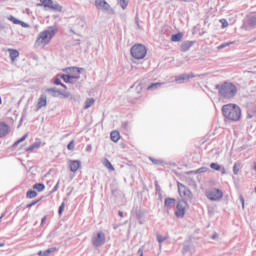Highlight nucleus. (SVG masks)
Here are the masks:
<instances>
[{"label": "nucleus", "instance_id": "nucleus-1", "mask_svg": "<svg viewBox=\"0 0 256 256\" xmlns=\"http://www.w3.org/2000/svg\"><path fill=\"white\" fill-rule=\"evenodd\" d=\"M222 113L229 121H239L241 119V108L236 104H226L222 107Z\"/></svg>", "mask_w": 256, "mask_h": 256}, {"label": "nucleus", "instance_id": "nucleus-2", "mask_svg": "<svg viewBox=\"0 0 256 256\" xmlns=\"http://www.w3.org/2000/svg\"><path fill=\"white\" fill-rule=\"evenodd\" d=\"M55 33H57V31L53 28L40 32L35 41V47H45L46 45H49L53 37H55Z\"/></svg>", "mask_w": 256, "mask_h": 256}, {"label": "nucleus", "instance_id": "nucleus-3", "mask_svg": "<svg viewBox=\"0 0 256 256\" xmlns=\"http://www.w3.org/2000/svg\"><path fill=\"white\" fill-rule=\"evenodd\" d=\"M219 95L224 99H233L234 95H237V86L233 83L225 82L218 87Z\"/></svg>", "mask_w": 256, "mask_h": 256}, {"label": "nucleus", "instance_id": "nucleus-4", "mask_svg": "<svg viewBox=\"0 0 256 256\" xmlns=\"http://www.w3.org/2000/svg\"><path fill=\"white\" fill-rule=\"evenodd\" d=\"M130 53L134 59H145L147 57V47L143 44H135L132 46Z\"/></svg>", "mask_w": 256, "mask_h": 256}, {"label": "nucleus", "instance_id": "nucleus-5", "mask_svg": "<svg viewBox=\"0 0 256 256\" xmlns=\"http://www.w3.org/2000/svg\"><path fill=\"white\" fill-rule=\"evenodd\" d=\"M81 77V70L79 68H70L68 74H63L60 76L65 83H73L76 79Z\"/></svg>", "mask_w": 256, "mask_h": 256}, {"label": "nucleus", "instance_id": "nucleus-6", "mask_svg": "<svg viewBox=\"0 0 256 256\" xmlns=\"http://www.w3.org/2000/svg\"><path fill=\"white\" fill-rule=\"evenodd\" d=\"M37 7H43L45 11H62L61 5L54 3L53 0H40Z\"/></svg>", "mask_w": 256, "mask_h": 256}, {"label": "nucleus", "instance_id": "nucleus-7", "mask_svg": "<svg viewBox=\"0 0 256 256\" xmlns=\"http://www.w3.org/2000/svg\"><path fill=\"white\" fill-rule=\"evenodd\" d=\"M206 197L210 201H220V199H223V191L218 188H210L206 191Z\"/></svg>", "mask_w": 256, "mask_h": 256}, {"label": "nucleus", "instance_id": "nucleus-8", "mask_svg": "<svg viewBox=\"0 0 256 256\" xmlns=\"http://www.w3.org/2000/svg\"><path fill=\"white\" fill-rule=\"evenodd\" d=\"M177 187L178 193L180 197H182L183 199H191V197H193L191 190H189V188H187V186H185L181 182H177Z\"/></svg>", "mask_w": 256, "mask_h": 256}, {"label": "nucleus", "instance_id": "nucleus-9", "mask_svg": "<svg viewBox=\"0 0 256 256\" xmlns=\"http://www.w3.org/2000/svg\"><path fill=\"white\" fill-rule=\"evenodd\" d=\"M186 211H187V202L180 200L176 206V211H175L176 217H185Z\"/></svg>", "mask_w": 256, "mask_h": 256}, {"label": "nucleus", "instance_id": "nucleus-10", "mask_svg": "<svg viewBox=\"0 0 256 256\" xmlns=\"http://www.w3.org/2000/svg\"><path fill=\"white\" fill-rule=\"evenodd\" d=\"M92 243L95 247H101V245L105 243V233L98 232L95 236H93Z\"/></svg>", "mask_w": 256, "mask_h": 256}, {"label": "nucleus", "instance_id": "nucleus-11", "mask_svg": "<svg viewBox=\"0 0 256 256\" xmlns=\"http://www.w3.org/2000/svg\"><path fill=\"white\" fill-rule=\"evenodd\" d=\"M69 169L72 173H77L79 169L81 168V161L79 160H70L68 162Z\"/></svg>", "mask_w": 256, "mask_h": 256}, {"label": "nucleus", "instance_id": "nucleus-12", "mask_svg": "<svg viewBox=\"0 0 256 256\" xmlns=\"http://www.w3.org/2000/svg\"><path fill=\"white\" fill-rule=\"evenodd\" d=\"M43 107H47V96L41 95L37 102V111L39 109H43Z\"/></svg>", "mask_w": 256, "mask_h": 256}, {"label": "nucleus", "instance_id": "nucleus-13", "mask_svg": "<svg viewBox=\"0 0 256 256\" xmlns=\"http://www.w3.org/2000/svg\"><path fill=\"white\" fill-rule=\"evenodd\" d=\"M9 134V125L5 124V122H0V137H5V135Z\"/></svg>", "mask_w": 256, "mask_h": 256}, {"label": "nucleus", "instance_id": "nucleus-14", "mask_svg": "<svg viewBox=\"0 0 256 256\" xmlns=\"http://www.w3.org/2000/svg\"><path fill=\"white\" fill-rule=\"evenodd\" d=\"M175 203H177L175 198H166L164 201L166 209H173V207H175Z\"/></svg>", "mask_w": 256, "mask_h": 256}, {"label": "nucleus", "instance_id": "nucleus-15", "mask_svg": "<svg viewBox=\"0 0 256 256\" xmlns=\"http://www.w3.org/2000/svg\"><path fill=\"white\" fill-rule=\"evenodd\" d=\"M110 139L113 141V143H119V140L121 139V133L119 131L114 130L110 133Z\"/></svg>", "mask_w": 256, "mask_h": 256}, {"label": "nucleus", "instance_id": "nucleus-16", "mask_svg": "<svg viewBox=\"0 0 256 256\" xmlns=\"http://www.w3.org/2000/svg\"><path fill=\"white\" fill-rule=\"evenodd\" d=\"M95 5L97 9H107L109 7V3L105 0H96Z\"/></svg>", "mask_w": 256, "mask_h": 256}, {"label": "nucleus", "instance_id": "nucleus-17", "mask_svg": "<svg viewBox=\"0 0 256 256\" xmlns=\"http://www.w3.org/2000/svg\"><path fill=\"white\" fill-rule=\"evenodd\" d=\"M41 148V141L34 142L32 145H30L28 148H26L27 153H31L35 151V149Z\"/></svg>", "mask_w": 256, "mask_h": 256}, {"label": "nucleus", "instance_id": "nucleus-18", "mask_svg": "<svg viewBox=\"0 0 256 256\" xmlns=\"http://www.w3.org/2000/svg\"><path fill=\"white\" fill-rule=\"evenodd\" d=\"M8 53H10V59L11 61H16L17 57H19V51L17 49H8Z\"/></svg>", "mask_w": 256, "mask_h": 256}, {"label": "nucleus", "instance_id": "nucleus-19", "mask_svg": "<svg viewBox=\"0 0 256 256\" xmlns=\"http://www.w3.org/2000/svg\"><path fill=\"white\" fill-rule=\"evenodd\" d=\"M181 51H189L193 47V41H186L181 44Z\"/></svg>", "mask_w": 256, "mask_h": 256}, {"label": "nucleus", "instance_id": "nucleus-20", "mask_svg": "<svg viewBox=\"0 0 256 256\" xmlns=\"http://www.w3.org/2000/svg\"><path fill=\"white\" fill-rule=\"evenodd\" d=\"M210 168L213 169L214 171H222V175H225V173H227L225 168L221 169V165H219L217 163H211Z\"/></svg>", "mask_w": 256, "mask_h": 256}, {"label": "nucleus", "instance_id": "nucleus-21", "mask_svg": "<svg viewBox=\"0 0 256 256\" xmlns=\"http://www.w3.org/2000/svg\"><path fill=\"white\" fill-rule=\"evenodd\" d=\"M55 251H57V248L53 247V248H49V249L45 250L44 252L40 251L38 253V255L39 256H49V255H51V253H55Z\"/></svg>", "mask_w": 256, "mask_h": 256}, {"label": "nucleus", "instance_id": "nucleus-22", "mask_svg": "<svg viewBox=\"0 0 256 256\" xmlns=\"http://www.w3.org/2000/svg\"><path fill=\"white\" fill-rule=\"evenodd\" d=\"M193 77H195V75H193V73L184 74V75L180 76L178 79H176V81H189V79H193Z\"/></svg>", "mask_w": 256, "mask_h": 256}, {"label": "nucleus", "instance_id": "nucleus-23", "mask_svg": "<svg viewBox=\"0 0 256 256\" xmlns=\"http://www.w3.org/2000/svg\"><path fill=\"white\" fill-rule=\"evenodd\" d=\"M181 39H183V33L179 32L177 34H173L171 36V41H173L174 43H177V41H181Z\"/></svg>", "mask_w": 256, "mask_h": 256}, {"label": "nucleus", "instance_id": "nucleus-24", "mask_svg": "<svg viewBox=\"0 0 256 256\" xmlns=\"http://www.w3.org/2000/svg\"><path fill=\"white\" fill-rule=\"evenodd\" d=\"M33 189L41 193V191H45V184L43 183H36L33 185Z\"/></svg>", "mask_w": 256, "mask_h": 256}, {"label": "nucleus", "instance_id": "nucleus-25", "mask_svg": "<svg viewBox=\"0 0 256 256\" xmlns=\"http://www.w3.org/2000/svg\"><path fill=\"white\" fill-rule=\"evenodd\" d=\"M93 105H95V99H93V98H88V99L85 101L84 109H89V107H93Z\"/></svg>", "mask_w": 256, "mask_h": 256}, {"label": "nucleus", "instance_id": "nucleus-26", "mask_svg": "<svg viewBox=\"0 0 256 256\" xmlns=\"http://www.w3.org/2000/svg\"><path fill=\"white\" fill-rule=\"evenodd\" d=\"M103 165L106 167V169H109V171H115V168L108 159L103 160Z\"/></svg>", "mask_w": 256, "mask_h": 256}, {"label": "nucleus", "instance_id": "nucleus-27", "mask_svg": "<svg viewBox=\"0 0 256 256\" xmlns=\"http://www.w3.org/2000/svg\"><path fill=\"white\" fill-rule=\"evenodd\" d=\"M239 171H241V164L240 162H236L233 166L234 175H239Z\"/></svg>", "mask_w": 256, "mask_h": 256}, {"label": "nucleus", "instance_id": "nucleus-28", "mask_svg": "<svg viewBox=\"0 0 256 256\" xmlns=\"http://www.w3.org/2000/svg\"><path fill=\"white\" fill-rule=\"evenodd\" d=\"M27 199H35L37 197V192L34 190H28L26 193Z\"/></svg>", "mask_w": 256, "mask_h": 256}, {"label": "nucleus", "instance_id": "nucleus-29", "mask_svg": "<svg viewBox=\"0 0 256 256\" xmlns=\"http://www.w3.org/2000/svg\"><path fill=\"white\" fill-rule=\"evenodd\" d=\"M48 93H56L57 95H63V92L58 90L57 88H50L47 90Z\"/></svg>", "mask_w": 256, "mask_h": 256}, {"label": "nucleus", "instance_id": "nucleus-30", "mask_svg": "<svg viewBox=\"0 0 256 256\" xmlns=\"http://www.w3.org/2000/svg\"><path fill=\"white\" fill-rule=\"evenodd\" d=\"M28 134H25L22 138H20L19 140H17L14 144L13 147H17V145H19V143H23V141H25V139H27Z\"/></svg>", "mask_w": 256, "mask_h": 256}, {"label": "nucleus", "instance_id": "nucleus-31", "mask_svg": "<svg viewBox=\"0 0 256 256\" xmlns=\"http://www.w3.org/2000/svg\"><path fill=\"white\" fill-rule=\"evenodd\" d=\"M220 23L222 24V29H226V27H229V22H227V19L225 18L220 19Z\"/></svg>", "mask_w": 256, "mask_h": 256}, {"label": "nucleus", "instance_id": "nucleus-32", "mask_svg": "<svg viewBox=\"0 0 256 256\" xmlns=\"http://www.w3.org/2000/svg\"><path fill=\"white\" fill-rule=\"evenodd\" d=\"M67 149L68 151H73L75 149V140L69 142V144L67 145Z\"/></svg>", "mask_w": 256, "mask_h": 256}, {"label": "nucleus", "instance_id": "nucleus-33", "mask_svg": "<svg viewBox=\"0 0 256 256\" xmlns=\"http://www.w3.org/2000/svg\"><path fill=\"white\" fill-rule=\"evenodd\" d=\"M118 3L121 5L122 9H127V0H118Z\"/></svg>", "mask_w": 256, "mask_h": 256}, {"label": "nucleus", "instance_id": "nucleus-34", "mask_svg": "<svg viewBox=\"0 0 256 256\" xmlns=\"http://www.w3.org/2000/svg\"><path fill=\"white\" fill-rule=\"evenodd\" d=\"M157 87H161V83H153L150 86H148V91H151V89H157Z\"/></svg>", "mask_w": 256, "mask_h": 256}, {"label": "nucleus", "instance_id": "nucleus-35", "mask_svg": "<svg viewBox=\"0 0 256 256\" xmlns=\"http://www.w3.org/2000/svg\"><path fill=\"white\" fill-rule=\"evenodd\" d=\"M9 21H11L12 23H14V25H19V23H21L20 20H17V18L10 16L9 17Z\"/></svg>", "mask_w": 256, "mask_h": 256}, {"label": "nucleus", "instance_id": "nucleus-36", "mask_svg": "<svg viewBox=\"0 0 256 256\" xmlns=\"http://www.w3.org/2000/svg\"><path fill=\"white\" fill-rule=\"evenodd\" d=\"M54 85H61L62 87H64V89H67V86H65V84H62L61 79H59V78H56L54 80Z\"/></svg>", "mask_w": 256, "mask_h": 256}, {"label": "nucleus", "instance_id": "nucleus-37", "mask_svg": "<svg viewBox=\"0 0 256 256\" xmlns=\"http://www.w3.org/2000/svg\"><path fill=\"white\" fill-rule=\"evenodd\" d=\"M39 201H41V199L35 200L30 204H27L26 207L27 209H31V207H34V205H37V203H39Z\"/></svg>", "mask_w": 256, "mask_h": 256}, {"label": "nucleus", "instance_id": "nucleus-38", "mask_svg": "<svg viewBox=\"0 0 256 256\" xmlns=\"http://www.w3.org/2000/svg\"><path fill=\"white\" fill-rule=\"evenodd\" d=\"M229 45H233V42L221 44L220 46H218V49H225V47H229Z\"/></svg>", "mask_w": 256, "mask_h": 256}, {"label": "nucleus", "instance_id": "nucleus-39", "mask_svg": "<svg viewBox=\"0 0 256 256\" xmlns=\"http://www.w3.org/2000/svg\"><path fill=\"white\" fill-rule=\"evenodd\" d=\"M65 210V203H62L59 207V215H63V211Z\"/></svg>", "mask_w": 256, "mask_h": 256}, {"label": "nucleus", "instance_id": "nucleus-40", "mask_svg": "<svg viewBox=\"0 0 256 256\" xmlns=\"http://www.w3.org/2000/svg\"><path fill=\"white\" fill-rule=\"evenodd\" d=\"M157 239H158V243H163V241H165V239H167V238H165V237H163L161 235H158Z\"/></svg>", "mask_w": 256, "mask_h": 256}, {"label": "nucleus", "instance_id": "nucleus-41", "mask_svg": "<svg viewBox=\"0 0 256 256\" xmlns=\"http://www.w3.org/2000/svg\"><path fill=\"white\" fill-rule=\"evenodd\" d=\"M18 25H21L22 27H29V25H27V23L22 22V21H20V22L18 23Z\"/></svg>", "mask_w": 256, "mask_h": 256}, {"label": "nucleus", "instance_id": "nucleus-42", "mask_svg": "<svg viewBox=\"0 0 256 256\" xmlns=\"http://www.w3.org/2000/svg\"><path fill=\"white\" fill-rule=\"evenodd\" d=\"M45 221H47V216H44L41 220V225H44L45 224Z\"/></svg>", "mask_w": 256, "mask_h": 256}, {"label": "nucleus", "instance_id": "nucleus-43", "mask_svg": "<svg viewBox=\"0 0 256 256\" xmlns=\"http://www.w3.org/2000/svg\"><path fill=\"white\" fill-rule=\"evenodd\" d=\"M138 255L143 256V248L138 249Z\"/></svg>", "mask_w": 256, "mask_h": 256}, {"label": "nucleus", "instance_id": "nucleus-44", "mask_svg": "<svg viewBox=\"0 0 256 256\" xmlns=\"http://www.w3.org/2000/svg\"><path fill=\"white\" fill-rule=\"evenodd\" d=\"M92 149H93V148H92L91 145H88V146L86 147V151H88V152H90Z\"/></svg>", "mask_w": 256, "mask_h": 256}, {"label": "nucleus", "instance_id": "nucleus-45", "mask_svg": "<svg viewBox=\"0 0 256 256\" xmlns=\"http://www.w3.org/2000/svg\"><path fill=\"white\" fill-rule=\"evenodd\" d=\"M241 201H242L243 207H245V199L241 198Z\"/></svg>", "mask_w": 256, "mask_h": 256}, {"label": "nucleus", "instance_id": "nucleus-46", "mask_svg": "<svg viewBox=\"0 0 256 256\" xmlns=\"http://www.w3.org/2000/svg\"><path fill=\"white\" fill-rule=\"evenodd\" d=\"M0 247H5V243L0 242Z\"/></svg>", "mask_w": 256, "mask_h": 256}, {"label": "nucleus", "instance_id": "nucleus-47", "mask_svg": "<svg viewBox=\"0 0 256 256\" xmlns=\"http://www.w3.org/2000/svg\"><path fill=\"white\" fill-rule=\"evenodd\" d=\"M119 215H120V217H123V212L120 211V212H119Z\"/></svg>", "mask_w": 256, "mask_h": 256}, {"label": "nucleus", "instance_id": "nucleus-48", "mask_svg": "<svg viewBox=\"0 0 256 256\" xmlns=\"http://www.w3.org/2000/svg\"><path fill=\"white\" fill-rule=\"evenodd\" d=\"M217 237V234H214L213 236H212V239H215Z\"/></svg>", "mask_w": 256, "mask_h": 256}, {"label": "nucleus", "instance_id": "nucleus-49", "mask_svg": "<svg viewBox=\"0 0 256 256\" xmlns=\"http://www.w3.org/2000/svg\"><path fill=\"white\" fill-rule=\"evenodd\" d=\"M1 103H3V100H2L1 97H0V105H1Z\"/></svg>", "mask_w": 256, "mask_h": 256}, {"label": "nucleus", "instance_id": "nucleus-50", "mask_svg": "<svg viewBox=\"0 0 256 256\" xmlns=\"http://www.w3.org/2000/svg\"><path fill=\"white\" fill-rule=\"evenodd\" d=\"M1 219H3V216H0V221H1Z\"/></svg>", "mask_w": 256, "mask_h": 256}]
</instances>
